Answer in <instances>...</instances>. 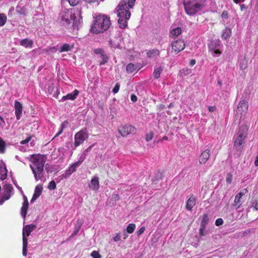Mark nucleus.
Here are the masks:
<instances>
[{
    "label": "nucleus",
    "mask_w": 258,
    "mask_h": 258,
    "mask_svg": "<svg viewBox=\"0 0 258 258\" xmlns=\"http://www.w3.org/2000/svg\"><path fill=\"white\" fill-rule=\"evenodd\" d=\"M209 222V218L208 215L205 214L203 215L202 220L201 223V227H206Z\"/></svg>",
    "instance_id": "c85d7f7f"
},
{
    "label": "nucleus",
    "mask_w": 258,
    "mask_h": 258,
    "mask_svg": "<svg viewBox=\"0 0 258 258\" xmlns=\"http://www.w3.org/2000/svg\"><path fill=\"white\" fill-rule=\"evenodd\" d=\"M83 160L81 161L80 160H79L78 162H76L73 164L69 168V170L67 171V173L69 175H71L72 173L75 172L76 171V168L79 166L80 165L82 164L83 162Z\"/></svg>",
    "instance_id": "412c9836"
},
{
    "label": "nucleus",
    "mask_w": 258,
    "mask_h": 258,
    "mask_svg": "<svg viewBox=\"0 0 258 258\" xmlns=\"http://www.w3.org/2000/svg\"><path fill=\"white\" fill-rule=\"evenodd\" d=\"M196 63V60L195 59H191L189 62V64L191 66H194Z\"/></svg>",
    "instance_id": "0e129e2a"
},
{
    "label": "nucleus",
    "mask_w": 258,
    "mask_h": 258,
    "mask_svg": "<svg viewBox=\"0 0 258 258\" xmlns=\"http://www.w3.org/2000/svg\"><path fill=\"white\" fill-rule=\"evenodd\" d=\"M47 91L48 93L52 95L53 97L57 98L58 95V90L57 89H55L53 84H51L48 86Z\"/></svg>",
    "instance_id": "4be33fe9"
},
{
    "label": "nucleus",
    "mask_w": 258,
    "mask_h": 258,
    "mask_svg": "<svg viewBox=\"0 0 258 258\" xmlns=\"http://www.w3.org/2000/svg\"><path fill=\"white\" fill-rule=\"evenodd\" d=\"M163 173L160 171H158L155 174L153 181H159V180L163 178Z\"/></svg>",
    "instance_id": "4c0bfd02"
},
{
    "label": "nucleus",
    "mask_w": 258,
    "mask_h": 258,
    "mask_svg": "<svg viewBox=\"0 0 258 258\" xmlns=\"http://www.w3.org/2000/svg\"><path fill=\"white\" fill-rule=\"evenodd\" d=\"M120 240V233H118L116 234V235L113 237V240L115 242H117Z\"/></svg>",
    "instance_id": "5fc2aeb1"
},
{
    "label": "nucleus",
    "mask_w": 258,
    "mask_h": 258,
    "mask_svg": "<svg viewBox=\"0 0 258 258\" xmlns=\"http://www.w3.org/2000/svg\"><path fill=\"white\" fill-rule=\"evenodd\" d=\"M205 229H206V227H201L200 226V231H199V234L200 235V236H205Z\"/></svg>",
    "instance_id": "3c124183"
},
{
    "label": "nucleus",
    "mask_w": 258,
    "mask_h": 258,
    "mask_svg": "<svg viewBox=\"0 0 258 258\" xmlns=\"http://www.w3.org/2000/svg\"><path fill=\"white\" fill-rule=\"evenodd\" d=\"M68 124V121L66 120L63 122H62L61 124V128L60 131L55 135V137H56L58 136L60 134H61L63 132V129L65 128V127L67 126Z\"/></svg>",
    "instance_id": "e433bc0d"
},
{
    "label": "nucleus",
    "mask_w": 258,
    "mask_h": 258,
    "mask_svg": "<svg viewBox=\"0 0 258 258\" xmlns=\"http://www.w3.org/2000/svg\"><path fill=\"white\" fill-rule=\"evenodd\" d=\"M154 133L152 131L150 132L149 133L146 134L145 136V140L147 142H149L152 140L154 137Z\"/></svg>",
    "instance_id": "58836bf2"
},
{
    "label": "nucleus",
    "mask_w": 258,
    "mask_h": 258,
    "mask_svg": "<svg viewBox=\"0 0 258 258\" xmlns=\"http://www.w3.org/2000/svg\"><path fill=\"white\" fill-rule=\"evenodd\" d=\"M36 228V225L33 224L27 225L23 229V236H29L31 232Z\"/></svg>",
    "instance_id": "a211bd4d"
},
{
    "label": "nucleus",
    "mask_w": 258,
    "mask_h": 258,
    "mask_svg": "<svg viewBox=\"0 0 258 258\" xmlns=\"http://www.w3.org/2000/svg\"><path fill=\"white\" fill-rule=\"evenodd\" d=\"M7 21V17L4 13H0V27L4 26Z\"/></svg>",
    "instance_id": "c756f323"
},
{
    "label": "nucleus",
    "mask_w": 258,
    "mask_h": 258,
    "mask_svg": "<svg viewBox=\"0 0 258 258\" xmlns=\"http://www.w3.org/2000/svg\"><path fill=\"white\" fill-rule=\"evenodd\" d=\"M145 227H141L137 232V234L138 235V236H140L142 234H143L144 233V232L145 231Z\"/></svg>",
    "instance_id": "6e6d98bb"
},
{
    "label": "nucleus",
    "mask_w": 258,
    "mask_h": 258,
    "mask_svg": "<svg viewBox=\"0 0 258 258\" xmlns=\"http://www.w3.org/2000/svg\"><path fill=\"white\" fill-rule=\"evenodd\" d=\"M211 156V151L209 149L202 152L199 157V162L200 164H205Z\"/></svg>",
    "instance_id": "9b49d317"
},
{
    "label": "nucleus",
    "mask_w": 258,
    "mask_h": 258,
    "mask_svg": "<svg viewBox=\"0 0 258 258\" xmlns=\"http://www.w3.org/2000/svg\"><path fill=\"white\" fill-rule=\"evenodd\" d=\"M136 0H121L118 6L117 16L119 17L118 23L119 27L125 29L127 26V21L130 19L131 13L129 9H133Z\"/></svg>",
    "instance_id": "f257e3e1"
},
{
    "label": "nucleus",
    "mask_w": 258,
    "mask_h": 258,
    "mask_svg": "<svg viewBox=\"0 0 258 258\" xmlns=\"http://www.w3.org/2000/svg\"><path fill=\"white\" fill-rule=\"evenodd\" d=\"M43 190V186L41 184H38L36 186L35 188L34 193L31 200V202L33 203L34 201L36 200L38 197L41 195Z\"/></svg>",
    "instance_id": "2eb2a0df"
},
{
    "label": "nucleus",
    "mask_w": 258,
    "mask_h": 258,
    "mask_svg": "<svg viewBox=\"0 0 258 258\" xmlns=\"http://www.w3.org/2000/svg\"><path fill=\"white\" fill-rule=\"evenodd\" d=\"M172 51L177 54L183 50L185 47V44L183 40L178 39L172 42L171 44Z\"/></svg>",
    "instance_id": "0eeeda50"
},
{
    "label": "nucleus",
    "mask_w": 258,
    "mask_h": 258,
    "mask_svg": "<svg viewBox=\"0 0 258 258\" xmlns=\"http://www.w3.org/2000/svg\"><path fill=\"white\" fill-rule=\"evenodd\" d=\"M251 207L253 210H258V201L257 200H254L251 203Z\"/></svg>",
    "instance_id": "c03bdc74"
},
{
    "label": "nucleus",
    "mask_w": 258,
    "mask_h": 258,
    "mask_svg": "<svg viewBox=\"0 0 258 258\" xmlns=\"http://www.w3.org/2000/svg\"><path fill=\"white\" fill-rule=\"evenodd\" d=\"M206 3V0H184L183 4L186 14L192 16L201 11Z\"/></svg>",
    "instance_id": "20e7f679"
},
{
    "label": "nucleus",
    "mask_w": 258,
    "mask_h": 258,
    "mask_svg": "<svg viewBox=\"0 0 258 258\" xmlns=\"http://www.w3.org/2000/svg\"><path fill=\"white\" fill-rule=\"evenodd\" d=\"M162 71L163 69L161 67L155 69L153 74L154 78L156 79H159Z\"/></svg>",
    "instance_id": "393cba45"
},
{
    "label": "nucleus",
    "mask_w": 258,
    "mask_h": 258,
    "mask_svg": "<svg viewBox=\"0 0 258 258\" xmlns=\"http://www.w3.org/2000/svg\"><path fill=\"white\" fill-rule=\"evenodd\" d=\"M100 56V58L102 59V61H101L100 62V66H102L107 62V61L108 60V57L105 53L104 51Z\"/></svg>",
    "instance_id": "72a5a7b5"
},
{
    "label": "nucleus",
    "mask_w": 258,
    "mask_h": 258,
    "mask_svg": "<svg viewBox=\"0 0 258 258\" xmlns=\"http://www.w3.org/2000/svg\"><path fill=\"white\" fill-rule=\"evenodd\" d=\"M72 28H73V34L74 35H76V34H78V27L77 26V25L76 24H73L72 25Z\"/></svg>",
    "instance_id": "a18cd8bd"
},
{
    "label": "nucleus",
    "mask_w": 258,
    "mask_h": 258,
    "mask_svg": "<svg viewBox=\"0 0 258 258\" xmlns=\"http://www.w3.org/2000/svg\"><path fill=\"white\" fill-rule=\"evenodd\" d=\"M78 222V221H77ZM82 224L81 223L78 222L77 225L75 226V230L74 231L73 233L70 235V236L67 239V240H69L74 236H76L78 234V233L79 232L81 227Z\"/></svg>",
    "instance_id": "b1692460"
},
{
    "label": "nucleus",
    "mask_w": 258,
    "mask_h": 258,
    "mask_svg": "<svg viewBox=\"0 0 258 258\" xmlns=\"http://www.w3.org/2000/svg\"><path fill=\"white\" fill-rule=\"evenodd\" d=\"M91 256L93 258H101V255L99 254V252L96 250H94L91 253Z\"/></svg>",
    "instance_id": "79ce46f5"
},
{
    "label": "nucleus",
    "mask_w": 258,
    "mask_h": 258,
    "mask_svg": "<svg viewBox=\"0 0 258 258\" xmlns=\"http://www.w3.org/2000/svg\"><path fill=\"white\" fill-rule=\"evenodd\" d=\"M90 188L93 190L96 191L99 188V177L97 176H94L91 180L90 183L89 184Z\"/></svg>",
    "instance_id": "4468645a"
},
{
    "label": "nucleus",
    "mask_w": 258,
    "mask_h": 258,
    "mask_svg": "<svg viewBox=\"0 0 258 258\" xmlns=\"http://www.w3.org/2000/svg\"><path fill=\"white\" fill-rule=\"evenodd\" d=\"M214 53L216 54H220L221 53V51L219 49L214 50Z\"/></svg>",
    "instance_id": "338daca9"
},
{
    "label": "nucleus",
    "mask_w": 258,
    "mask_h": 258,
    "mask_svg": "<svg viewBox=\"0 0 258 258\" xmlns=\"http://www.w3.org/2000/svg\"><path fill=\"white\" fill-rule=\"evenodd\" d=\"M74 47L73 45L71 46L68 43H65L62 45V46L60 47L59 51L60 52H62L64 51H68L71 50V49Z\"/></svg>",
    "instance_id": "bb28decb"
},
{
    "label": "nucleus",
    "mask_w": 258,
    "mask_h": 258,
    "mask_svg": "<svg viewBox=\"0 0 258 258\" xmlns=\"http://www.w3.org/2000/svg\"><path fill=\"white\" fill-rule=\"evenodd\" d=\"M28 245V239L26 237V236H23V247H27Z\"/></svg>",
    "instance_id": "8fccbe9b"
},
{
    "label": "nucleus",
    "mask_w": 258,
    "mask_h": 258,
    "mask_svg": "<svg viewBox=\"0 0 258 258\" xmlns=\"http://www.w3.org/2000/svg\"><path fill=\"white\" fill-rule=\"evenodd\" d=\"M223 223V220L222 218H218L215 221V225L217 226H219L222 225Z\"/></svg>",
    "instance_id": "09e8293b"
},
{
    "label": "nucleus",
    "mask_w": 258,
    "mask_h": 258,
    "mask_svg": "<svg viewBox=\"0 0 258 258\" xmlns=\"http://www.w3.org/2000/svg\"><path fill=\"white\" fill-rule=\"evenodd\" d=\"M28 206H29L28 201L26 197H25L24 201L23 202V206L21 208V214L24 219H25L26 218L27 211L28 209Z\"/></svg>",
    "instance_id": "f3484780"
},
{
    "label": "nucleus",
    "mask_w": 258,
    "mask_h": 258,
    "mask_svg": "<svg viewBox=\"0 0 258 258\" xmlns=\"http://www.w3.org/2000/svg\"><path fill=\"white\" fill-rule=\"evenodd\" d=\"M110 25L111 22L109 17L105 15H99L96 17L91 30L96 34L103 33L106 31Z\"/></svg>",
    "instance_id": "7ed1b4c3"
},
{
    "label": "nucleus",
    "mask_w": 258,
    "mask_h": 258,
    "mask_svg": "<svg viewBox=\"0 0 258 258\" xmlns=\"http://www.w3.org/2000/svg\"><path fill=\"white\" fill-rule=\"evenodd\" d=\"M191 70L188 69V68H185L183 69L180 71V74L181 75H188L191 74Z\"/></svg>",
    "instance_id": "ea45409f"
},
{
    "label": "nucleus",
    "mask_w": 258,
    "mask_h": 258,
    "mask_svg": "<svg viewBox=\"0 0 258 258\" xmlns=\"http://www.w3.org/2000/svg\"><path fill=\"white\" fill-rule=\"evenodd\" d=\"M240 7L241 11H242L243 9H245L246 8L245 5L244 4L240 5Z\"/></svg>",
    "instance_id": "69168bd1"
},
{
    "label": "nucleus",
    "mask_w": 258,
    "mask_h": 258,
    "mask_svg": "<svg viewBox=\"0 0 258 258\" xmlns=\"http://www.w3.org/2000/svg\"><path fill=\"white\" fill-rule=\"evenodd\" d=\"M45 170L47 173H52L55 171V169L53 166L51 165L46 164L45 166Z\"/></svg>",
    "instance_id": "c9c22d12"
},
{
    "label": "nucleus",
    "mask_w": 258,
    "mask_h": 258,
    "mask_svg": "<svg viewBox=\"0 0 258 258\" xmlns=\"http://www.w3.org/2000/svg\"><path fill=\"white\" fill-rule=\"evenodd\" d=\"M239 67L240 70H245L247 67V60L245 58H243L241 60L239 64Z\"/></svg>",
    "instance_id": "473e14b6"
},
{
    "label": "nucleus",
    "mask_w": 258,
    "mask_h": 258,
    "mask_svg": "<svg viewBox=\"0 0 258 258\" xmlns=\"http://www.w3.org/2000/svg\"><path fill=\"white\" fill-rule=\"evenodd\" d=\"M119 88L120 85L118 83H116L112 90V92L114 94L117 93L119 91Z\"/></svg>",
    "instance_id": "49530a36"
},
{
    "label": "nucleus",
    "mask_w": 258,
    "mask_h": 258,
    "mask_svg": "<svg viewBox=\"0 0 258 258\" xmlns=\"http://www.w3.org/2000/svg\"><path fill=\"white\" fill-rule=\"evenodd\" d=\"M248 104L246 101L242 100H241L238 103L237 108V113L246 112L248 110Z\"/></svg>",
    "instance_id": "f8f14e48"
},
{
    "label": "nucleus",
    "mask_w": 258,
    "mask_h": 258,
    "mask_svg": "<svg viewBox=\"0 0 258 258\" xmlns=\"http://www.w3.org/2000/svg\"><path fill=\"white\" fill-rule=\"evenodd\" d=\"M131 99L133 102H135L137 101V97L135 94H132Z\"/></svg>",
    "instance_id": "13d9d810"
},
{
    "label": "nucleus",
    "mask_w": 258,
    "mask_h": 258,
    "mask_svg": "<svg viewBox=\"0 0 258 258\" xmlns=\"http://www.w3.org/2000/svg\"><path fill=\"white\" fill-rule=\"evenodd\" d=\"M216 107L215 106H209V108H208V110H209V111L210 112H214V111H216Z\"/></svg>",
    "instance_id": "bf43d9fd"
},
{
    "label": "nucleus",
    "mask_w": 258,
    "mask_h": 258,
    "mask_svg": "<svg viewBox=\"0 0 258 258\" xmlns=\"http://www.w3.org/2000/svg\"><path fill=\"white\" fill-rule=\"evenodd\" d=\"M86 2L88 3H95L99 0H84ZM100 1H103V0H100Z\"/></svg>",
    "instance_id": "680f3d73"
},
{
    "label": "nucleus",
    "mask_w": 258,
    "mask_h": 258,
    "mask_svg": "<svg viewBox=\"0 0 258 258\" xmlns=\"http://www.w3.org/2000/svg\"><path fill=\"white\" fill-rule=\"evenodd\" d=\"M248 126L245 124H242L237 132V136L234 142V149L240 153L243 148L245 139L247 136Z\"/></svg>",
    "instance_id": "39448f33"
},
{
    "label": "nucleus",
    "mask_w": 258,
    "mask_h": 258,
    "mask_svg": "<svg viewBox=\"0 0 258 258\" xmlns=\"http://www.w3.org/2000/svg\"><path fill=\"white\" fill-rule=\"evenodd\" d=\"M6 144L4 140L0 137V153L4 154L6 151Z\"/></svg>",
    "instance_id": "2f4dec72"
},
{
    "label": "nucleus",
    "mask_w": 258,
    "mask_h": 258,
    "mask_svg": "<svg viewBox=\"0 0 258 258\" xmlns=\"http://www.w3.org/2000/svg\"><path fill=\"white\" fill-rule=\"evenodd\" d=\"M118 131L122 137H126L131 134H135L136 128L131 125H125L118 128Z\"/></svg>",
    "instance_id": "6e6552de"
},
{
    "label": "nucleus",
    "mask_w": 258,
    "mask_h": 258,
    "mask_svg": "<svg viewBox=\"0 0 258 258\" xmlns=\"http://www.w3.org/2000/svg\"><path fill=\"white\" fill-rule=\"evenodd\" d=\"M254 165L255 166H258V155L255 157V160L254 161Z\"/></svg>",
    "instance_id": "e2e57ef3"
},
{
    "label": "nucleus",
    "mask_w": 258,
    "mask_h": 258,
    "mask_svg": "<svg viewBox=\"0 0 258 258\" xmlns=\"http://www.w3.org/2000/svg\"><path fill=\"white\" fill-rule=\"evenodd\" d=\"M0 173L2 174L1 179H4L6 177V169L3 168L2 167L0 168Z\"/></svg>",
    "instance_id": "37998d69"
},
{
    "label": "nucleus",
    "mask_w": 258,
    "mask_h": 258,
    "mask_svg": "<svg viewBox=\"0 0 258 258\" xmlns=\"http://www.w3.org/2000/svg\"><path fill=\"white\" fill-rule=\"evenodd\" d=\"M104 51L101 48H97L94 50V52L95 54H99L100 55L103 53Z\"/></svg>",
    "instance_id": "603ef678"
},
{
    "label": "nucleus",
    "mask_w": 258,
    "mask_h": 258,
    "mask_svg": "<svg viewBox=\"0 0 258 258\" xmlns=\"http://www.w3.org/2000/svg\"><path fill=\"white\" fill-rule=\"evenodd\" d=\"M222 18L227 19L228 18V13L227 11H224L221 15Z\"/></svg>",
    "instance_id": "4d7b16f0"
},
{
    "label": "nucleus",
    "mask_w": 258,
    "mask_h": 258,
    "mask_svg": "<svg viewBox=\"0 0 258 258\" xmlns=\"http://www.w3.org/2000/svg\"><path fill=\"white\" fill-rule=\"evenodd\" d=\"M231 35V30L230 28H226L222 34V38L224 39H227L229 38Z\"/></svg>",
    "instance_id": "a878e982"
},
{
    "label": "nucleus",
    "mask_w": 258,
    "mask_h": 258,
    "mask_svg": "<svg viewBox=\"0 0 258 258\" xmlns=\"http://www.w3.org/2000/svg\"><path fill=\"white\" fill-rule=\"evenodd\" d=\"M4 195L1 198L0 205H2L6 201L10 199L11 193L13 187L11 184H6L4 185Z\"/></svg>",
    "instance_id": "1a4fd4ad"
},
{
    "label": "nucleus",
    "mask_w": 258,
    "mask_h": 258,
    "mask_svg": "<svg viewBox=\"0 0 258 258\" xmlns=\"http://www.w3.org/2000/svg\"><path fill=\"white\" fill-rule=\"evenodd\" d=\"M247 192L248 190L245 188L236 195L233 206L236 207V209H239L242 204V196Z\"/></svg>",
    "instance_id": "9d476101"
},
{
    "label": "nucleus",
    "mask_w": 258,
    "mask_h": 258,
    "mask_svg": "<svg viewBox=\"0 0 258 258\" xmlns=\"http://www.w3.org/2000/svg\"><path fill=\"white\" fill-rule=\"evenodd\" d=\"M196 198L194 196V195H191L186 202L185 206L186 209L187 211H191L193 207L196 204Z\"/></svg>",
    "instance_id": "ddd939ff"
},
{
    "label": "nucleus",
    "mask_w": 258,
    "mask_h": 258,
    "mask_svg": "<svg viewBox=\"0 0 258 258\" xmlns=\"http://www.w3.org/2000/svg\"><path fill=\"white\" fill-rule=\"evenodd\" d=\"M182 32V30L180 27H177L170 31L169 33V37L171 38H174L178 36Z\"/></svg>",
    "instance_id": "aec40b11"
},
{
    "label": "nucleus",
    "mask_w": 258,
    "mask_h": 258,
    "mask_svg": "<svg viewBox=\"0 0 258 258\" xmlns=\"http://www.w3.org/2000/svg\"><path fill=\"white\" fill-rule=\"evenodd\" d=\"M89 137L87 130L86 128L82 129L75 135V142L74 146L75 147H78L81 144H83V142L86 140Z\"/></svg>",
    "instance_id": "423d86ee"
},
{
    "label": "nucleus",
    "mask_w": 258,
    "mask_h": 258,
    "mask_svg": "<svg viewBox=\"0 0 258 258\" xmlns=\"http://www.w3.org/2000/svg\"><path fill=\"white\" fill-rule=\"evenodd\" d=\"M136 228V225L134 223H131L128 225L126 228V232L130 234L133 233Z\"/></svg>",
    "instance_id": "f704fd0d"
},
{
    "label": "nucleus",
    "mask_w": 258,
    "mask_h": 258,
    "mask_svg": "<svg viewBox=\"0 0 258 258\" xmlns=\"http://www.w3.org/2000/svg\"><path fill=\"white\" fill-rule=\"evenodd\" d=\"M46 157L44 155H32L31 157V162L32 165H30L35 179L37 181L40 180L45 181L44 176V166L46 162Z\"/></svg>",
    "instance_id": "f03ea898"
},
{
    "label": "nucleus",
    "mask_w": 258,
    "mask_h": 258,
    "mask_svg": "<svg viewBox=\"0 0 258 258\" xmlns=\"http://www.w3.org/2000/svg\"><path fill=\"white\" fill-rule=\"evenodd\" d=\"M232 181V175L231 173H228L227 174V177L226 178V182L227 183L230 184Z\"/></svg>",
    "instance_id": "de8ad7c7"
},
{
    "label": "nucleus",
    "mask_w": 258,
    "mask_h": 258,
    "mask_svg": "<svg viewBox=\"0 0 258 258\" xmlns=\"http://www.w3.org/2000/svg\"><path fill=\"white\" fill-rule=\"evenodd\" d=\"M160 51L157 49H153L147 52V55L149 58H155L160 55Z\"/></svg>",
    "instance_id": "5701e85b"
},
{
    "label": "nucleus",
    "mask_w": 258,
    "mask_h": 258,
    "mask_svg": "<svg viewBox=\"0 0 258 258\" xmlns=\"http://www.w3.org/2000/svg\"><path fill=\"white\" fill-rule=\"evenodd\" d=\"M22 253L23 255L26 256L27 253V247H23Z\"/></svg>",
    "instance_id": "052dcab7"
},
{
    "label": "nucleus",
    "mask_w": 258,
    "mask_h": 258,
    "mask_svg": "<svg viewBox=\"0 0 258 258\" xmlns=\"http://www.w3.org/2000/svg\"><path fill=\"white\" fill-rule=\"evenodd\" d=\"M15 113H22V104L19 101H16L15 102Z\"/></svg>",
    "instance_id": "cd10ccee"
},
{
    "label": "nucleus",
    "mask_w": 258,
    "mask_h": 258,
    "mask_svg": "<svg viewBox=\"0 0 258 258\" xmlns=\"http://www.w3.org/2000/svg\"><path fill=\"white\" fill-rule=\"evenodd\" d=\"M235 4H238L240 2H243L245 0H233Z\"/></svg>",
    "instance_id": "774afa93"
},
{
    "label": "nucleus",
    "mask_w": 258,
    "mask_h": 258,
    "mask_svg": "<svg viewBox=\"0 0 258 258\" xmlns=\"http://www.w3.org/2000/svg\"><path fill=\"white\" fill-rule=\"evenodd\" d=\"M136 69L137 68L135 64L130 63L127 65L126 70L127 73H132L136 71Z\"/></svg>",
    "instance_id": "7c9ffc66"
},
{
    "label": "nucleus",
    "mask_w": 258,
    "mask_h": 258,
    "mask_svg": "<svg viewBox=\"0 0 258 258\" xmlns=\"http://www.w3.org/2000/svg\"><path fill=\"white\" fill-rule=\"evenodd\" d=\"M20 44L25 47L32 48L33 45V41L31 39L25 38L20 41Z\"/></svg>",
    "instance_id": "6ab92c4d"
},
{
    "label": "nucleus",
    "mask_w": 258,
    "mask_h": 258,
    "mask_svg": "<svg viewBox=\"0 0 258 258\" xmlns=\"http://www.w3.org/2000/svg\"><path fill=\"white\" fill-rule=\"evenodd\" d=\"M79 94V91L76 89L72 93H69L67 95L63 96L61 100L62 101L66 100H74L77 98V96Z\"/></svg>",
    "instance_id": "dca6fc26"
},
{
    "label": "nucleus",
    "mask_w": 258,
    "mask_h": 258,
    "mask_svg": "<svg viewBox=\"0 0 258 258\" xmlns=\"http://www.w3.org/2000/svg\"><path fill=\"white\" fill-rule=\"evenodd\" d=\"M48 188L50 190H53L56 188V183L55 181L53 180L49 182L48 185Z\"/></svg>",
    "instance_id": "a19ab883"
},
{
    "label": "nucleus",
    "mask_w": 258,
    "mask_h": 258,
    "mask_svg": "<svg viewBox=\"0 0 258 258\" xmlns=\"http://www.w3.org/2000/svg\"><path fill=\"white\" fill-rule=\"evenodd\" d=\"M31 137L30 136V137H28L27 138H26L25 140L21 141L20 142V144L22 145L26 144L28 143L31 140Z\"/></svg>",
    "instance_id": "864d4df0"
}]
</instances>
